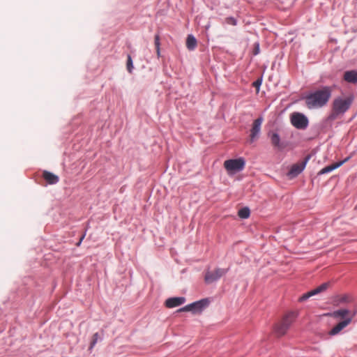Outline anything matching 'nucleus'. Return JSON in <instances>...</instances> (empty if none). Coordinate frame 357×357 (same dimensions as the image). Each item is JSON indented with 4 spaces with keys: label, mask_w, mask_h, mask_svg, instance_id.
<instances>
[{
    "label": "nucleus",
    "mask_w": 357,
    "mask_h": 357,
    "mask_svg": "<svg viewBox=\"0 0 357 357\" xmlns=\"http://www.w3.org/2000/svg\"><path fill=\"white\" fill-rule=\"evenodd\" d=\"M245 165V160L240 157L236 159H229L224 162V167L229 174H235L242 171Z\"/></svg>",
    "instance_id": "5"
},
{
    "label": "nucleus",
    "mask_w": 357,
    "mask_h": 357,
    "mask_svg": "<svg viewBox=\"0 0 357 357\" xmlns=\"http://www.w3.org/2000/svg\"><path fill=\"white\" fill-rule=\"evenodd\" d=\"M291 123L294 127L300 130H305L307 128L309 121L307 117L300 112H294L291 115Z\"/></svg>",
    "instance_id": "6"
},
{
    "label": "nucleus",
    "mask_w": 357,
    "mask_h": 357,
    "mask_svg": "<svg viewBox=\"0 0 357 357\" xmlns=\"http://www.w3.org/2000/svg\"><path fill=\"white\" fill-rule=\"evenodd\" d=\"M263 117L262 116H259V118H257V119H255L253 123H252V128L250 130V141L252 142H254L255 140H256L259 135H260V132H261V124H262V122H263Z\"/></svg>",
    "instance_id": "9"
},
{
    "label": "nucleus",
    "mask_w": 357,
    "mask_h": 357,
    "mask_svg": "<svg viewBox=\"0 0 357 357\" xmlns=\"http://www.w3.org/2000/svg\"><path fill=\"white\" fill-rule=\"evenodd\" d=\"M349 314L350 312L347 309H339L327 314L328 316H331L335 319H343V321L339 322L329 331L330 335L333 336L338 334L351 322L353 317L355 316V313H353L351 316H349Z\"/></svg>",
    "instance_id": "3"
},
{
    "label": "nucleus",
    "mask_w": 357,
    "mask_h": 357,
    "mask_svg": "<svg viewBox=\"0 0 357 357\" xmlns=\"http://www.w3.org/2000/svg\"><path fill=\"white\" fill-rule=\"evenodd\" d=\"M340 301L341 303L347 302V296H342V297L340 298Z\"/></svg>",
    "instance_id": "28"
},
{
    "label": "nucleus",
    "mask_w": 357,
    "mask_h": 357,
    "mask_svg": "<svg viewBox=\"0 0 357 357\" xmlns=\"http://www.w3.org/2000/svg\"><path fill=\"white\" fill-rule=\"evenodd\" d=\"M197 45V41L195 37L192 34H189L186 39V47L188 50L190 51L195 50Z\"/></svg>",
    "instance_id": "15"
},
{
    "label": "nucleus",
    "mask_w": 357,
    "mask_h": 357,
    "mask_svg": "<svg viewBox=\"0 0 357 357\" xmlns=\"http://www.w3.org/2000/svg\"><path fill=\"white\" fill-rule=\"evenodd\" d=\"M328 287H329V283L324 282V283L321 284V285H319V287H317V288L311 290L310 291H311L312 296H314V295L319 294L323 291H325L328 289Z\"/></svg>",
    "instance_id": "17"
},
{
    "label": "nucleus",
    "mask_w": 357,
    "mask_h": 357,
    "mask_svg": "<svg viewBox=\"0 0 357 357\" xmlns=\"http://www.w3.org/2000/svg\"><path fill=\"white\" fill-rule=\"evenodd\" d=\"M350 159V157H347L345 159H344L343 160H341V161H339L338 162H341L340 165H339V167H341L343 164H344L346 162H347Z\"/></svg>",
    "instance_id": "27"
},
{
    "label": "nucleus",
    "mask_w": 357,
    "mask_h": 357,
    "mask_svg": "<svg viewBox=\"0 0 357 357\" xmlns=\"http://www.w3.org/2000/svg\"><path fill=\"white\" fill-rule=\"evenodd\" d=\"M354 100L353 96L345 98L337 97L334 99L332 103V110L327 117V121L332 122L339 117L343 116L349 109Z\"/></svg>",
    "instance_id": "2"
},
{
    "label": "nucleus",
    "mask_w": 357,
    "mask_h": 357,
    "mask_svg": "<svg viewBox=\"0 0 357 357\" xmlns=\"http://www.w3.org/2000/svg\"><path fill=\"white\" fill-rule=\"evenodd\" d=\"M262 79H263V77H262V76H261L259 78H258L257 80L253 82L252 84V86L256 88L257 91H259V89H260V86H261V83H262Z\"/></svg>",
    "instance_id": "22"
},
{
    "label": "nucleus",
    "mask_w": 357,
    "mask_h": 357,
    "mask_svg": "<svg viewBox=\"0 0 357 357\" xmlns=\"http://www.w3.org/2000/svg\"><path fill=\"white\" fill-rule=\"evenodd\" d=\"M311 296H312V294L311 293V291H308L305 294H304L303 295H302L299 298H298V301L300 302H303V301H307L309 298H310Z\"/></svg>",
    "instance_id": "24"
},
{
    "label": "nucleus",
    "mask_w": 357,
    "mask_h": 357,
    "mask_svg": "<svg viewBox=\"0 0 357 357\" xmlns=\"http://www.w3.org/2000/svg\"><path fill=\"white\" fill-rule=\"evenodd\" d=\"M340 163L341 162H335L331 165H328V166L324 167L319 172L318 175H322L324 174H328L329 172H331L332 171L337 169L339 167V165Z\"/></svg>",
    "instance_id": "16"
},
{
    "label": "nucleus",
    "mask_w": 357,
    "mask_h": 357,
    "mask_svg": "<svg viewBox=\"0 0 357 357\" xmlns=\"http://www.w3.org/2000/svg\"><path fill=\"white\" fill-rule=\"evenodd\" d=\"M43 177L50 185L56 184L59 181V178L57 175L47 170L43 171Z\"/></svg>",
    "instance_id": "12"
},
{
    "label": "nucleus",
    "mask_w": 357,
    "mask_h": 357,
    "mask_svg": "<svg viewBox=\"0 0 357 357\" xmlns=\"http://www.w3.org/2000/svg\"><path fill=\"white\" fill-rule=\"evenodd\" d=\"M227 269L217 268L214 272L206 271L204 276V281L207 284H211L218 281L222 276L228 272Z\"/></svg>",
    "instance_id": "7"
},
{
    "label": "nucleus",
    "mask_w": 357,
    "mask_h": 357,
    "mask_svg": "<svg viewBox=\"0 0 357 357\" xmlns=\"http://www.w3.org/2000/svg\"><path fill=\"white\" fill-rule=\"evenodd\" d=\"M310 158L311 155H307L301 162L294 164L288 172V176L294 178L299 175L304 170Z\"/></svg>",
    "instance_id": "8"
},
{
    "label": "nucleus",
    "mask_w": 357,
    "mask_h": 357,
    "mask_svg": "<svg viewBox=\"0 0 357 357\" xmlns=\"http://www.w3.org/2000/svg\"><path fill=\"white\" fill-rule=\"evenodd\" d=\"M344 79L349 83H357V70L346 71L344 74Z\"/></svg>",
    "instance_id": "14"
},
{
    "label": "nucleus",
    "mask_w": 357,
    "mask_h": 357,
    "mask_svg": "<svg viewBox=\"0 0 357 357\" xmlns=\"http://www.w3.org/2000/svg\"><path fill=\"white\" fill-rule=\"evenodd\" d=\"M260 48H259V44L258 43H256L255 44V49H254V55H257L259 53Z\"/></svg>",
    "instance_id": "26"
},
{
    "label": "nucleus",
    "mask_w": 357,
    "mask_h": 357,
    "mask_svg": "<svg viewBox=\"0 0 357 357\" xmlns=\"http://www.w3.org/2000/svg\"><path fill=\"white\" fill-rule=\"evenodd\" d=\"M333 88L323 86L320 89L310 91L305 97L306 107L309 109H315L326 106L331 98Z\"/></svg>",
    "instance_id": "1"
},
{
    "label": "nucleus",
    "mask_w": 357,
    "mask_h": 357,
    "mask_svg": "<svg viewBox=\"0 0 357 357\" xmlns=\"http://www.w3.org/2000/svg\"><path fill=\"white\" fill-rule=\"evenodd\" d=\"M238 216L242 219H246L249 218L250 215V211L248 207L241 208L238 212Z\"/></svg>",
    "instance_id": "18"
},
{
    "label": "nucleus",
    "mask_w": 357,
    "mask_h": 357,
    "mask_svg": "<svg viewBox=\"0 0 357 357\" xmlns=\"http://www.w3.org/2000/svg\"><path fill=\"white\" fill-rule=\"evenodd\" d=\"M154 43H155V46L156 48L157 55L159 57L160 55V36L158 34H156L155 36Z\"/></svg>",
    "instance_id": "20"
},
{
    "label": "nucleus",
    "mask_w": 357,
    "mask_h": 357,
    "mask_svg": "<svg viewBox=\"0 0 357 357\" xmlns=\"http://www.w3.org/2000/svg\"><path fill=\"white\" fill-rule=\"evenodd\" d=\"M210 303L208 298H203L199 301L192 303V313L197 314L201 313L204 309H206Z\"/></svg>",
    "instance_id": "10"
},
{
    "label": "nucleus",
    "mask_w": 357,
    "mask_h": 357,
    "mask_svg": "<svg viewBox=\"0 0 357 357\" xmlns=\"http://www.w3.org/2000/svg\"><path fill=\"white\" fill-rule=\"evenodd\" d=\"M225 22L227 24L236 26L237 24V20L234 17H228L225 19Z\"/></svg>",
    "instance_id": "23"
},
{
    "label": "nucleus",
    "mask_w": 357,
    "mask_h": 357,
    "mask_svg": "<svg viewBox=\"0 0 357 357\" xmlns=\"http://www.w3.org/2000/svg\"><path fill=\"white\" fill-rule=\"evenodd\" d=\"M84 237H85V234L82 236V237L80 238L79 241H78V243H77V246L80 245V244H81V243H82V240L84 239Z\"/></svg>",
    "instance_id": "29"
},
{
    "label": "nucleus",
    "mask_w": 357,
    "mask_h": 357,
    "mask_svg": "<svg viewBox=\"0 0 357 357\" xmlns=\"http://www.w3.org/2000/svg\"><path fill=\"white\" fill-rule=\"evenodd\" d=\"M178 312H192V303H190L188 305H185L183 307H181Z\"/></svg>",
    "instance_id": "25"
},
{
    "label": "nucleus",
    "mask_w": 357,
    "mask_h": 357,
    "mask_svg": "<svg viewBox=\"0 0 357 357\" xmlns=\"http://www.w3.org/2000/svg\"><path fill=\"white\" fill-rule=\"evenodd\" d=\"M100 339V335L98 333H96L93 335V338L90 344L89 350H92L95 345L97 344L98 341Z\"/></svg>",
    "instance_id": "19"
},
{
    "label": "nucleus",
    "mask_w": 357,
    "mask_h": 357,
    "mask_svg": "<svg viewBox=\"0 0 357 357\" xmlns=\"http://www.w3.org/2000/svg\"><path fill=\"white\" fill-rule=\"evenodd\" d=\"M296 314L294 312H289L286 314L280 322L277 324L274 328L275 333L277 336L284 335L291 324L295 321Z\"/></svg>",
    "instance_id": "4"
},
{
    "label": "nucleus",
    "mask_w": 357,
    "mask_h": 357,
    "mask_svg": "<svg viewBox=\"0 0 357 357\" xmlns=\"http://www.w3.org/2000/svg\"><path fill=\"white\" fill-rule=\"evenodd\" d=\"M126 66L128 71L131 73L133 69V63L132 57L130 54L128 55Z\"/></svg>",
    "instance_id": "21"
},
{
    "label": "nucleus",
    "mask_w": 357,
    "mask_h": 357,
    "mask_svg": "<svg viewBox=\"0 0 357 357\" xmlns=\"http://www.w3.org/2000/svg\"><path fill=\"white\" fill-rule=\"evenodd\" d=\"M268 136L270 138L271 144L274 147L278 149H280L282 148L280 143V137L278 133L275 132H269L268 133Z\"/></svg>",
    "instance_id": "13"
},
{
    "label": "nucleus",
    "mask_w": 357,
    "mask_h": 357,
    "mask_svg": "<svg viewBox=\"0 0 357 357\" xmlns=\"http://www.w3.org/2000/svg\"><path fill=\"white\" fill-rule=\"evenodd\" d=\"M186 299L183 296L171 297L165 301V305L168 308H173L185 303Z\"/></svg>",
    "instance_id": "11"
}]
</instances>
